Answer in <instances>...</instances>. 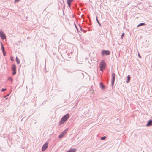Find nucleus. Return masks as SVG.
<instances>
[{"label": "nucleus", "instance_id": "1", "mask_svg": "<svg viewBox=\"0 0 152 152\" xmlns=\"http://www.w3.org/2000/svg\"><path fill=\"white\" fill-rule=\"evenodd\" d=\"M69 117V113H67L64 116L60 121L59 122V125H61L62 124L64 123V122L68 119Z\"/></svg>", "mask_w": 152, "mask_h": 152}, {"label": "nucleus", "instance_id": "13", "mask_svg": "<svg viewBox=\"0 0 152 152\" xmlns=\"http://www.w3.org/2000/svg\"><path fill=\"white\" fill-rule=\"evenodd\" d=\"M16 62H17V63L18 64H19L20 63V60H19L18 58L17 57H16Z\"/></svg>", "mask_w": 152, "mask_h": 152}, {"label": "nucleus", "instance_id": "31", "mask_svg": "<svg viewBox=\"0 0 152 152\" xmlns=\"http://www.w3.org/2000/svg\"><path fill=\"white\" fill-rule=\"evenodd\" d=\"M91 64H92V66H93L94 65V63H92Z\"/></svg>", "mask_w": 152, "mask_h": 152}, {"label": "nucleus", "instance_id": "14", "mask_svg": "<svg viewBox=\"0 0 152 152\" xmlns=\"http://www.w3.org/2000/svg\"><path fill=\"white\" fill-rule=\"evenodd\" d=\"M8 80L12 82L13 80V79L11 77H9L8 79Z\"/></svg>", "mask_w": 152, "mask_h": 152}, {"label": "nucleus", "instance_id": "29", "mask_svg": "<svg viewBox=\"0 0 152 152\" xmlns=\"http://www.w3.org/2000/svg\"><path fill=\"white\" fill-rule=\"evenodd\" d=\"M68 6L69 7H71V5H70V4H68Z\"/></svg>", "mask_w": 152, "mask_h": 152}, {"label": "nucleus", "instance_id": "23", "mask_svg": "<svg viewBox=\"0 0 152 152\" xmlns=\"http://www.w3.org/2000/svg\"><path fill=\"white\" fill-rule=\"evenodd\" d=\"M20 0H15V2L17 3Z\"/></svg>", "mask_w": 152, "mask_h": 152}, {"label": "nucleus", "instance_id": "11", "mask_svg": "<svg viewBox=\"0 0 152 152\" xmlns=\"http://www.w3.org/2000/svg\"><path fill=\"white\" fill-rule=\"evenodd\" d=\"M100 87L102 89L104 90L105 88V87L104 85L103 84L102 82H101L100 84Z\"/></svg>", "mask_w": 152, "mask_h": 152}, {"label": "nucleus", "instance_id": "25", "mask_svg": "<svg viewBox=\"0 0 152 152\" xmlns=\"http://www.w3.org/2000/svg\"><path fill=\"white\" fill-rule=\"evenodd\" d=\"M2 49V51L3 52H4L5 51V49H4V48L3 49Z\"/></svg>", "mask_w": 152, "mask_h": 152}, {"label": "nucleus", "instance_id": "21", "mask_svg": "<svg viewBox=\"0 0 152 152\" xmlns=\"http://www.w3.org/2000/svg\"><path fill=\"white\" fill-rule=\"evenodd\" d=\"M94 58H93L92 59H91V60H91V61H89V63L90 64H91V62L92 61V60H94Z\"/></svg>", "mask_w": 152, "mask_h": 152}, {"label": "nucleus", "instance_id": "2", "mask_svg": "<svg viewBox=\"0 0 152 152\" xmlns=\"http://www.w3.org/2000/svg\"><path fill=\"white\" fill-rule=\"evenodd\" d=\"M99 65V68H100V70L102 72L103 69L105 67V63L103 60H102V61L100 63Z\"/></svg>", "mask_w": 152, "mask_h": 152}, {"label": "nucleus", "instance_id": "26", "mask_svg": "<svg viewBox=\"0 0 152 152\" xmlns=\"http://www.w3.org/2000/svg\"><path fill=\"white\" fill-rule=\"evenodd\" d=\"M138 56L140 58H141V57L140 56V55L139 53L138 54Z\"/></svg>", "mask_w": 152, "mask_h": 152}, {"label": "nucleus", "instance_id": "10", "mask_svg": "<svg viewBox=\"0 0 152 152\" xmlns=\"http://www.w3.org/2000/svg\"><path fill=\"white\" fill-rule=\"evenodd\" d=\"M76 149L73 148H72L68 150L66 152H76Z\"/></svg>", "mask_w": 152, "mask_h": 152}, {"label": "nucleus", "instance_id": "15", "mask_svg": "<svg viewBox=\"0 0 152 152\" xmlns=\"http://www.w3.org/2000/svg\"><path fill=\"white\" fill-rule=\"evenodd\" d=\"M145 24V23H140V24H139L137 26V27H139V26H142V25H144Z\"/></svg>", "mask_w": 152, "mask_h": 152}, {"label": "nucleus", "instance_id": "28", "mask_svg": "<svg viewBox=\"0 0 152 152\" xmlns=\"http://www.w3.org/2000/svg\"><path fill=\"white\" fill-rule=\"evenodd\" d=\"M75 27H76V28L77 30H78V28H77V27L76 26V25H75Z\"/></svg>", "mask_w": 152, "mask_h": 152}, {"label": "nucleus", "instance_id": "30", "mask_svg": "<svg viewBox=\"0 0 152 152\" xmlns=\"http://www.w3.org/2000/svg\"><path fill=\"white\" fill-rule=\"evenodd\" d=\"M10 95V94H8L7 96H6L5 97H6L7 96H9Z\"/></svg>", "mask_w": 152, "mask_h": 152}, {"label": "nucleus", "instance_id": "20", "mask_svg": "<svg viewBox=\"0 0 152 152\" xmlns=\"http://www.w3.org/2000/svg\"><path fill=\"white\" fill-rule=\"evenodd\" d=\"M124 33H123L122 34V35L121 36V38L122 39H123V37L124 36Z\"/></svg>", "mask_w": 152, "mask_h": 152}, {"label": "nucleus", "instance_id": "5", "mask_svg": "<svg viewBox=\"0 0 152 152\" xmlns=\"http://www.w3.org/2000/svg\"><path fill=\"white\" fill-rule=\"evenodd\" d=\"M112 80L111 81V84L112 86H113L114 82L115 79V74L114 73H113L112 74Z\"/></svg>", "mask_w": 152, "mask_h": 152}, {"label": "nucleus", "instance_id": "27", "mask_svg": "<svg viewBox=\"0 0 152 152\" xmlns=\"http://www.w3.org/2000/svg\"><path fill=\"white\" fill-rule=\"evenodd\" d=\"M11 60L12 61H14V59L12 58H11Z\"/></svg>", "mask_w": 152, "mask_h": 152}, {"label": "nucleus", "instance_id": "19", "mask_svg": "<svg viewBox=\"0 0 152 152\" xmlns=\"http://www.w3.org/2000/svg\"><path fill=\"white\" fill-rule=\"evenodd\" d=\"M106 136H104L103 137H101V139L102 140H104L106 139Z\"/></svg>", "mask_w": 152, "mask_h": 152}, {"label": "nucleus", "instance_id": "6", "mask_svg": "<svg viewBox=\"0 0 152 152\" xmlns=\"http://www.w3.org/2000/svg\"><path fill=\"white\" fill-rule=\"evenodd\" d=\"M0 37L3 39H5L6 38V36L5 34L1 31H0Z\"/></svg>", "mask_w": 152, "mask_h": 152}, {"label": "nucleus", "instance_id": "16", "mask_svg": "<svg viewBox=\"0 0 152 152\" xmlns=\"http://www.w3.org/2000/svg\"><path fill=\"white\" fill-rule=\"evenodd\" d=\"M96 20L97 23L99 24V25L101 26V24L98 19L97 16H96Z\"/></svg>", "mask_w": 152, "mask_h": 152}, {"label": "nucleus", "instance_id": "24", "mask_svg": "<svg viewBox=\"0 0 152 152\" xmlns=\"http://www.w3.org/2000/svg\"><path fill=\"white\" fill-rule=\"evenodd\" d=\"M3 53L4 56H5V55H6V52H5L4 51V52H3Z\"/></svg>", "mask_w": 152, "mask_h": 152}, {"label": "nucleus", "instance_id": "9", "mask_svg": "<svg viewBox=\"0 0 152 152\" xmlns=\"http://www.w3.org/2000/svg\"><path fill=\"white\" fill-rule=\"evenodd\" d=\"M152 126V120H150L148 121L146 125V126L148 127L150 126Z\"/></svg>", "mask_w": 152, "mask_h": 152}, {"label": "nucleus", "instance_id": "22", "mask_svg": "<svg viewBox=\"0 0 152 152\" xmlns=\"http://www.w3.org/2000/svg\"><path fill=\"white\" fill-rule=\"evenodd\" d=\"M6 90V89H4V88H3L1 90V91L2 92H4V91L5 90Z\"/></svg>", "mask_w": 152, "mask_h": 152}, {"label": "nucleus", "instance_id": "4", "mask_svg": "<svg viewBox=\"0 0 152 152\" xmlns=\"http://www.w3.org/2000/svg\"><path fill=\"white\" fill-rule=\"evenodd\" d=\"M110 53V52L109 50H102L101 54L102 56H104V55H109Z\"/></svg>", "mask_w": 152, "mask_h": 152}, {"label": "nucleus", "instance_id": "7", "mask_svg": "<svg viewBox=\"0 0 152 152\" xmlns=\"http://www.w3.org/2000/svg\"><path fill=\"white\" fill-rule=\"evenodd\" d=\"M48 144L46 143H45L42 146V151H44L46 148H48Z\"/></svg>", "mask_w": 152, "mask_h": 152}, {"label": "nucleus", "instance_id": "18", "mask_svg": "<svg viewBox=\"0 0 152 152\" xmlns=\"http://www.w3.org/2000/svg\"><path fill=\"white\" fill-rule=\"evenodd\" d=\"M0 43H1V49H2L4 48L3 45V43L1 41L0 42Z\"/></svg>", "mask_w": 152, "mask_h": 152}, {"label": "nucleus", "instance_id": "3", "mask_svg": "<svg viewBox=\"0 0 152 152\" xmlns=\"http://www.w3.org/2000/svg\"><path fill=\"white\" fill-rule=\"evenodd\" d=\"M12 74L13 75H14L16 73V66L14 64H12Z\"/></svg>", "mask_w": 152, "mask_h": 152}, {"label": "nucleus", "instance_id": "12", "mask_svg": "<svg viewBox=\"0 0 152 152\" xmlns=\"http://www.w3.org/2000/svg\"><path fill=\"white\" fill-rule=\"evenodd\" d=\"M130 79V77L129 75L128 76L127 80L126 81V83H128L129 82Z\"/></svg>", "mask_w": 152, "mask_h": 152}, {"label": "nucleus", "instance_id": "8", "mask_svg": "<svg viewBox=\"0 0 152 152\" xmlns=\"http://www.w3.org/2000/svg\"><path fill=\"white\" fill-rule=\"evenodd\" d=\"M67 130L66 129L64 131L59 135V138H61L62 137H63L64 134L66 133Z\"/></svg>", "mask_w": 152, "mask_h": 152}, {"label": "nucleus", "instance_id": "17", "mask_svg": "<svg viewBox=\"0 0 152 152\" xmlns=\"http://www.w3.org/2000/svg\"><path fill=\"white\" fill-rule=\"evenodd\" d=\"M73 0H67V3L68 4H70L71 2L73 1Z\"/></svg>", "mask_w": 152, "mask_h": 152}]
</instances>
